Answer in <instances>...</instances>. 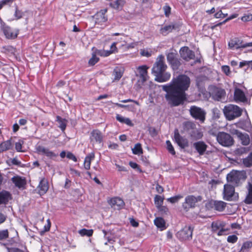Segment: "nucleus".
Wrapping results in <instances>:
<instances>
[{
	"instance_id": "1",
	"label": "nucleus",
	"mask_w": 252,
	"mask_h": 252,
	"mask_svg": "<svg viewBox=\"0 0 252 252\" xmlns=\"http://www.w3.org/2000/svg\"><path fill=\"white\" fill-rule=\"evenodd\" d=\"M190 78L186 75H180L174 78L167 84L162 85L161 87L166 93L165 98L168 104L172 107L183 104L187 99L186 91L190 86Z\"/></svg>"
},
{
	"instance_id": "2",
	"label": "nucleus",
	"mask_w": 252,
	"mask_h": 252,
	"mask_svg": "<svg viewBox=\"0 0 252 252\" xmlns=\"http://www.w3.org/2000/svg\"><path fill=\"white\" fill-rule=\"evenodd\" d=\"M234 100L236 102L246 103L249 101V98L246 94L247 88L243 83H234Z\"/></svg>"
},
{
	"instance_id": "3",
	"label": "nucleus",
	"mask_w": 252,
	"mask_h": 252,
	"mask_svg": "<svg viewBox=\"0 0 252 252\" xmlns=\"http://www.w3.org/2000/svg\"><path fill=\"white\" fill-rule=\"evenodd\" d=\"M223 111L225 117L229 121L233 120L239 117L242 115V112L241 108L237 105L233 104H229L225 106Z\"/></svg>"
},
{
	"instance_id": "4",
	"label": "nucleus",
	"mask_w": 252,
	"mask_h": 252,
	"mask_svg": "<svg viewBox=\"0 0 252 252\" xmlns=\"http://www.w3.org/2000/svg\"><path fill=\"white\" fill-rule=\"evenodd\" d=\"M164 57L162 55H159L157 59L153 68L152 73L155 76L163 73L167 68V65L164 61Z\"/></svg>"
},
{
	"instance_id": "5",
	"label": "nucleus",
	"mask_w": 252,
	"mask_h": 252,
	"mask_svg": "<svg viewBox=\"0 0 252 252\" xmlns=\"http://www.w3.org/2000/svg\"><path fill=\"white\" fill-rule=\"evenodd\" d=\"M218 143L224 147H229L234 143V140L230 134L224 132H219L217 135Z\"/></svg>"
},
{
	"instance_id": "6",
	"label": "nucleus",
	"mask_w": 252,
	"mask_h": 252,
	"mask_svg": "<svg viewBox=\"0 0 252 252\" xmlns=\"http://www.w3.org/2000/svg\"><path fill=\"white\" fill-rule=\"evenodd\" d=\"M201 200L200 196L197 197L189 195L185 199V201L182 204V207L186 212L188 211L190 209L193 208L196 205V203Z\"/></svg>"
},
{
	"instance_id": "7",
	"label": "nucleus",
	"mask_w": 252,
	"mask_h": 252,
	"mask_svg": "<svg viewBox=\"0 0 252 252\" xmlns=\"http://www.w3.org/2000/svg\"><path fill=\"white\" fill-rule=\"evenodd\" d=\"M190 115L195 119L204 122L205 119L206 112L202 108L196 106H191L189 109Z\"/></svg>"
},
{
	"instance_id": "8",
	"label": "nucleus",
	"mask_w": 252,
	"mask_h": 252,
	"mask_svg": "<svg viewBox=\"0 0 252 252\" xmlns=\"http://www.w3.org/2000/svg\"><path fill=\"white\" fill-rule=\"evenodd\" d=\"M193 230V228L191 226H185L177 232V237L181 241L190 240L192 239Z\"/></svg>"
},
{
	"instance_id": "9",
	"label": "nucleus",
	"mask_w": 252,
	"mask_h": 252,
	"mask_svg": "<svg viewBox=\"0 0 252 252\" xmlns=\"http://www.w3.org/2000/svg\"><path fill=\"white\" fill-rule=\"evenodd\" d=\"M174 139L178 145L182 149L189 146V141L185 137L181 136L177 129H175Z\"/></svg>"
},
{
	"instance_id": "10",
	"label": "nucleus",
	"mask_w": 252,
	"mask_h": 252,
	"mask_svg": "<svg viewBox=\"0 0 252 252\" xmlns=\"http://www.w3.org/2000/svg\"><path fill=\"white\" fill-rule=\"evenodd\" d=\"M234 187L230 185H224L223 191V198L227 201H231L234 195Z\"/></svg>"
},
{
	"instance_id": "11",
	"label": "nucleus",
	"mask_w": 252,
	"mask_h": 252,
	"mask_svg": "<svg viewBox=\"0 0 252 252\" xmlns=\"http://www.w3.org/2000/svg\"><path fill=\"white\" fill-rule=\"evenodd\" d=\"M242 173L238 171H232L227 175L228 182L237 185L242 178Z\"/></svg>"
},
{
	"instance_id": "12",
	"label": "nucleus",
	"mask_w": 252,
	"mask_h": 252,
	"mask_svg": "<svg viewBox=\"0 0 252 252\" xmlns=\"http://www.w3.org/2000/svg\"><path fill=\"white\" fill-rule=\"evenodd\" d=\"M181 57L185 61H189L194 59L195 55L194 52L188 47H182L180 50Z\"/></svg>"
},
{
	"instance_id": "13",
	"label": "nucleus",
	"mask_w": 252,
	"mask_h": 252,
	"mask_svg": "<svg viewBox=\"0 0 252 252\" xmlns=\"http://www.w3.org/2000/svg\"><path fill=\"white\" fill-rule=\"evenodd\" d=\"M107 10L104 9L97 12L94 16L95 23L102 24L107 20V17L105 15Z\"/></svg>"
},
{
	"instance_id": "14",
	"label": "nucleus",
	"mask_w": 252,
	"mask_h": 252,
	"mask_svg": "<svg viewBox=\"0 0 252 252\" xmlns=\"http://www.w3.org/2000/svg\"><path fill=\"white\" fill-rule=\"evenodd\" d=\"M36 150L38 153L44 155L50 158H53L58 156V154H55L53 152L50 151L49 149L42 146L39 145L37 146L36 147Z\"/></svg>"
},
{
	"instance_id": "15",
	"label": "nucleus",
	"mask_w": 252,
	"mask_h": 252,
	"mask_svg": "<svg viewBox=\"0 0 252 252\" xmlns=\"http://www.w3.org/2000/svg\"><path fill=\"white\" fill-rule=\"evenodd\" d=\"M149 68V67L146 65L139 66L137 68L138 72L137 76H139L142 82H145L148 79L147 70Z\"/></svg>"
},
{
	"instance_id": "16",
	"label": "nucleus",
	"mask_w": 252,
	"mask_h": 252,
	"mask_svg": "<svg viewBox=\"0 0 252 252\" xmlns=\"http://www.w3.org/2000/svg\"><path fill=\"white\" fill-rule=\"evenodd\" d=\"M115 209L120 210L123 208L125 205L124 201L120 197H116L112 198L109 202Z\"/></svg>"
},
{
	"instance_id": "17",
	"label": "nucleus",
	"mask_w": 252,
	"mask_h": 252,
	"mask_svg": "<svg viewBox=\"0 0 252 252\" xmlns=\"http://www.w3.org/2000/svg\"><path fill=\"white\" fill-rule=\"evenodd\" d=\"M2 30L6 37L8 39L16 38L19 32L18 30H17L15 32H12L10 27L5 25H2Z\"/></svg>"
},
{
	"instance_id": "18",
	"label": "nucleus",
	"mask_w": 252,
	"mask_h": 252,
	"mask_svg": "<svg viewBox=\"0 0 252 252\" xmlns=\"http://www.w3.org/2000/svg\"><path fill=\"white\" fill-rule=\"evenodd\" d=\"M193 147L199 155L202 156L205 154L208 146L202 141H199L193 143Z\"/></svg>"
},
{
	"instance_id": "19",
	"label": "nucleus",
	"mask_w": 252,
	"mask_h": 252,
	"mask_svg": "<svg viewBox=\"0 0 252 252\" xmlns=\"http://www.w3.org/2000/svg\"><path fill=\"white\" fill-rule=\"evenodd\" d=\"M102 135L98 130H94L91 133V141L94 143L101 144L102 142Z\"/></svg>"
},
{
	"instance_id": "20",
	"label": "nucleus",
	"mask_w": 252,
	"mask_h": 252,
	"mask_svg": "<svg viewBox=\"0 0 252 252\" xmlns=\"http://www.w3.org/2000/svg\"><path fill=\"white\" fill-rule=\"evenodd\" d=\"M228 45L231 49L243 48V40L238 38H235L230 40L228 42Z\"/></svg>"
},
{
	"instance_id": "21",
	"label": "nucleus",
	"mask_w": 252,
	"mask_h": 252,
	"mask_svg": "<svg viewBox=\"0 0 252 252\" xmlns=\"http://www.w3.org/2000/svg\"><path fill=\"white\" fill-rule=\"evenodd\" d=\"M209 204L212 208L220 212L223 211L226 206V203L222 201L212 200Z\"/></svg>"
},
{
	"instance_id": "22",
	"label": "nucleus",
	"mask_w": 252,
	"mask_h": 252,
	"mask_svg": "<svg viewBox=\"0 0 252 252\" xmlns=\"http://www.w3.org/2000/svg\"><path fill=\"white\" fill-rule=\"evenodd\" d=\"M225 95V92L223 89L216 88L212 94L213 98L217 101L221 100L224 98Z\"/></svg>"
},
{
	"instance_id": "23",
	"label": "nucleus",
	"mask_w": 252,
	"mask_h": 252,
	"mask_svg": "<svg viewBox=\"0 0 252 252\" xmlns=\"http://www.w3.org/2000/svg\"><path fill=\"white\" fill-rule=\"evenodd\" d=\"M39 193L40 195L44 194L48 189V184L45 178H42L39 182L38 186Z\"/></svg>"
},
{
	"instance_id": "24",
	"label": "nucleus",
	"mask_w": 252,
	"mask_h": 252,
	"mask_svg": "<svg viewBox=\"0 0 252 252\" xmlns=\"http://www.w3.org/2000/svg\"><path fill=\"white\" fill-rule=\"evenodd\" d=\"M11 181L18 188H22L26 184L25 179L19 176H14L11 178Z\"/></svg>"
},
{
	"instance_id": "25",
	"label": "nucleus",
	"mask_w": 252,
	"mask_h": 252,
	"mask_svg": "<svg viewBox=\"0 0 252 252\" xmlns=\"http://www.w3.org/2000/svg\"><path fill=\"white\" fill-rule=\"evenodd\" d=\"M154 224L161 231L167 228L164 220L161 217L156 218L154 220Z\"/></svg>"
},
{
	"instance_id": "26",
	"label": "nucleus",
	"mask_w": 252,
	"mask_h": 252,
	"mask_svg": "<svg viewBox=\"0 0 252 252\" xmlns=\"http://www.w3.org/2000/svg\"><path fill=\"white\" fill-rule=\"evenodd\" d=\"M155 80L158 82H164L169 80L171 77L170 73L165 72L164 73L158 74L155 76Z\"/></svg>"
},
{
	"instance_id": "27",
	"label": "nucleus",
	"mask_w": 252,
	"mask_h": 252,
	"mask_svg": "<svg viewBox=\"0 0 252 252\" xmlns=\"http://www.w3.org/2000/svg\"><path fill=\"white\" fill-rule=\"evenodd\" d=\"M11 198L10 193L6 191H2L0 192V205L6 204Z\"/></svg>"
},
{
	"instance_id": "28",
	"label": "nucleus",
	"mask_w": 252,
	"mask_h": 252,
	"mask_svg": "<svg viewBox=\"0 0 252 252\" xmlns=\"http://www.w3.org/2000/svg\"><path fill=\"white\" fill-rule=\"evenodd\" d=\"M126 2V0H115L110 3V6L117 10H121Z\"/></svg>"
},
{
	"instance_id": "29",
	"label": "nucleus",
	"mask_w": 252,
	"mask_h": 252,
	"mask_svg": "<svg viewBox=\"0 0 252 252\" xmlns=\"http://www.w3.org/2000/svg\"><path fill=\"white\" fill-rule=\"evenodd\" d=\"M178 26L176 24H171L167 26H165L160 29V33L163 35H166L169 32H171L173 30L177 29Z\"/></svg>"
},
{
	"instance_id": "30",
	"label": "nucleus",
	"mask_w": 252,
	"mask_h": 252,
	"mask_svg": "<svg viewBox=\"0 0 252 252\" xmlns=\"http://www.w3.org/2000/svg\"><path fill=\"white\" fill-rule=\"evenodd\" d=\"M248 192L246 196L244 202L247 204H252V184L249 183L247 187Z\"/></svg>"
},
{
	"instance_id": "31",
	"label": "nucleus",
	"mask_w": 252,
	"mask_h": 252,
	"mask_svg": "<svg viewBox=\"0 0 252 252\" xmlns=\"http://www.w3.org/2000/svg\"><path fill=\"white\" fill-rule=\"evenodd\" d=\"M237 136L244 145H247L250 143V137L248 134L242 132H237Z\"/></svg>"
},
{
	"instance_id": "32",
	"label": "nucleus",
	"mask_w": 252,
	"mask_h": 252,
	"mask_svg": "<svg viewBox=\"0 0 252 252\" xmlns=\"http://www.w3.org/2000/svg\"><path fill=\"white\" fill-rule=\"evenodd\" d=\"M94 158V154L93 153L89 154L85 158L84 167L86 169H89L90 167L91 162Z\"/></svg>"
},
{
	"instance_id": "33",
	"label": "nucleus",
	"mask_w": 252,
	"mask_h": 252,
	"mask_svg": "<svg viewBox=\"0 0 252 252\" xmlns=\"http://www.w3.org/2000/svg\"><path fill=\"white\" fill-rule=\"evenodd\" d=\"M56 121L58 122L59 124V127L62 131H64L66 126V120L59 116H57L56 117Z\"/></svg>"
},
{
	"instance_id": "34",
	"label": "nucleus",
	"mask_w": 252,
	"mask_h": 252,
	"mask_svg": "<svg viewBox=\"0 0 252 252\" xmlns=\"http://www.w3.org/2000/svg\"><path fill=\"white\" fill-rule=\"evenodd\" d=\"M11 147L10 140H7L0 144V153L6 150H9Z\"/></svg>"
},
{
	"instance_id": "35",
	"label": "nucleus",
	"mask_w": 252,
	"mask_h": 252,
	"mask_svg": "<svg viewBox=\"0 0 252 252\" xmlns=\"http://www.w3.org/2000/svg\"><path fill=\"white\" fill-rule=\"evenodd\" d=\"M164 198L160 195H156L154 198L155 204L158 209L163 208L162 206Z\"/></svg>"
},
{
	"instance_id": "36",
	"label": "nucleus",
	"mask_w": 252,
	"mask_h": 252,
	"mask_svg": "<svg viewBox=\"0 0 252 252\" xmlns=\"http://www.w3.org/2000/svg\"><path fill=\"white\" fill-rule=\"evenodd\" d=\"M113 75L114 80H119L122 77L123 72L120 68L117 67L114 69Z\"/></svg>"
},
{
	"instance_id": "37",
	"label": "nucleus",
	"mask_w": 252,
	"mask_h": 252,
	"mask_svg": "<svg viewBox=\"0 0 252 252\" xmlns=\"http://www.w3.org/2000/svg\"><path fill=\"white\" fill-rule=\"evenodd\" d=\"M132 151L134 155H140L143 153L141 145L140 143L136 144L134 148L132 149Z\"/></svg>"
},
{
	"instance_id": "38",
	"label": "nucleus",
	"mask_w": 252,
	"mask_h": 252,
	"mask_svg": "<svg viewBox=\"0 0 252 252\" xmlns=\"http://www.w3.org/2000/svg\"><path fill=\"white\" fill-rule=\"evenodd\" d=\"M113 104L119 107L126 108L130 111H133L135 109V106L133 104L124 105L119 103H114Z\"/></svg>"
},
{
	"instance_id": "39",
	"label": "nucleus",
	"mask_w": 252,
	"mask_h": 252,
	"mask_svg": "<svg viewBox=\"0 0 252 252\" xmlns=\"http://www.w3.org/2000/svg\"><path fill=\"white\" fill-rule=\"evenodd\" d=\"M243 162L246 167L252 166V153H251L246 158L243 159Z\"/></svg>"
},
{
	"instance_id": "40",
	"label": "nucleus",
	"mask_w": 252,
	"mask_h": 252,
	"mask_svg": "<svg viewBox=\"0 0 252 252\" xmlns=\"http://www.w3.org/2000/svg\"><path fill=\"white\" fill-rule=\"evenodd\" d=\"M93 234V229H87L83 228L80 230V235L81 236L90 237Z\"/></svg>"
},
{
	"instance_id": "41",
	"label": "nucleus",
	"mask_w": 252,
	"mask_h": 252,
	"mask_svg": "<svg viewBox=\"0 0 252 252\" xmlns=\"http://www.w3.org/2000/svg\"><path fill=\"white\" fill-rule=\"evenodd\" d=\"M152 53L153 51L151 49L148 48L141 49L140 51L141 56L147 58L151 56Z\"/></svg>"
},
{
	"instance_id": "42",
	"label": "nucleus",
	"mask_w": 252,
	"mask_h": 252,
	"mask_svg": "<svg viewBox=\"0 0 252 252\" xmlns=\"http://www.w3.org/2000/svg\"><path fill=\"white\" fill-rule=\"evenodd\" d=\"M113 53L110 50H96V54L102 57H107Z\"/></svg>"
},
{
	"instance_id": "43",
	"label": "nucleus",
	"mask_w": 252,
	"mask_h": 252,
	"mask_svg": "<svg viewBox=\"0 0 252 252\" xmlns=\"http://www.w3.org/2000/svg\"><path fill=\"white\" fill-rule=\"evenodd\" d=\"M96 55H97V54H96L95 51L94 53L92 54V57L89 61L90 65H94L98 62L99 58L96 57Z\"/></svg>"
},
{
	"instance_id": "44",
	"label": "nucleus",
	"mask_w": 252,
	"mask_h": 252,
	"mask_svg": "<svg viewBox=\"0 0 252 252\" xmlns=\"http://www.w3.org/2000/svg\"><path fill=\"white\" fill-rule=\"evenodd\" d=\"M169 63L171 65V67L173 70L178 69L181 65L180 61L177 58L173 61H171Z\"/></svg>"
},
{
	"instance_id": "45",
	"label": "nucleus",
	"mask_w": 252,
	"mask_h": 252,
	"mask_svg": "<svg viewBox=\"0 0 252 252\" xmlns=\"http://www.w3.org/2000/svg\"><path fill=\"white\" fill-rule=\"evenodd\" d=\"M9 233L7 229L0 231V240H6L8 238Z\"/></svg>"
},
{
	"instance_id": "46",
	"label": "nucleus",
	"mask_w": 252,
	"mask_h": 252,
	"mask_svg": "<svg viewBox=\"0 0 252 252\" xmlns=\"http://www.w3.org/2000/svg\"><path fill=\"white\" fill-rule=\"evenodd\" d=\"M166 144L167 146V149L169 152L172 155H175L176 153L171 142L169 140H167Z\"/></svg>"
},
{
	"instance_id": "47",
	"label": "nucleus",
	"mask_w": 252,
	"mask_h": 252,
	"mask_svg": "<svg viewBox=\"0 0 252 252\" xmlns=\"http://www.w3.org/2000/svg\"><path fill=\"white\" fill-rule=\"evenodd\" d=\"M182 198H183L182 195H178L167 198V201L171 203H174L178 202V201Z\"/></svg>"
},
{
	"instance_id": "48",
	"label": "nucleus",
	"mask_w": 252,
	"mask_h": 252,
	"mask_svg": "<svg viewBox=\"0 0 252 252\" xmlns=\"http://www.w3.org/2000/svg\"><path fill=\"white\" fill-rule=\"evenodd\" d=\"M221 71L227 76H230L231 72L230 71V69L229 66L228 65H222L221 67Z\"/></svg>"
},
{
	"instance_id": "49",
	"label": "nucleus",
	"mask_w": 252,
	"mask_h": 252,
	"mask_svg": "<svg viewBox=\"0 0 252 252\" xmlns=\"http://www.w3.org/2000/svg\"><path fill=\"white\" fill-rule=\"evenodd\" d=\"M249 150L247 148L240 147L235 150V153L237 155H241L244 153H247Z\"/></svg>"
},
{
	"instance_id": "50",
	"label": "nucleus",
	"mask_w": 252,
	"mask_h": 252,
	"mask_svg": "<svg viewBox=\"0 0 252 252\" xmlns=\"http://www.w3.org/2000/svg\"><path fill=\"white\" fill-rule=\"evenodd\" d=\"M23 12L21 10H20L16 6L14 13V16L15 17V19L16 20L19 19L21 18L23 16Z\"/></svg>"
},
{
	"instance_id": "51",
	"label": "nucleus",
	"mask_w": 252,
	"mask_h": 252,
	"mask_svg": "<svg viewBox=\"0 0 252 252\" xmlns=\"http://www.w3.org/2000/svg\"><path fill=\"white\" fill-rule=\"evenodd\" d=\"M176 58V54L174 53H169L167 55V60L168 62L169 63L171 61L175 60Z\"/></svg>"
},
{
	"instance_id": "52",
	"label": "nucleus",
	"mask_w": 252,
	"mask_h": 252,
	"mask_svg": "<svg viewBox=\"0 0 252 252\" xmlns=\"http://www.w3.org/2000/svg\"><path fill=\"white\" fill-rule=\"evenodd\" d=\"M238 240V237L235 235H229L227 237V241L229 243H234Z\"/></svg>"
},
{
	"instance_id": "53",
	"label": "nucleus",
	"mask_w": 252,
	"mask_h": 252,
	"mask_svg": "<svg viewBox=\"0 0 252 252\" xmlns=\"http://www.w3.org/2000/svg\"><path fill=\"white\" fill-rule=\"evenodd\" d=\"M24 143V141L20 140L19 142L15 143V149L17 152H22V145Z\"/></svg>"
},
{
	"instance_id": "54",
	"label": "nucleus",
	"mask_w": 252,
	"mask_h": 252,
	"mask_svg": "<svg viewBox=\"0 0 252 252\" xmlns=\"http://www.w3.org/2000/svg\"><path fill=\"white\" fill-rule=\"evenodd\" d=\"M241 20L244 22H248L252 20V14H245L242 18Z\"/></svg>"
},
{
	"instance_id": "55",
	"label": "nucleus",
	"mask_w": 252,
	"mask_h": 252,
	"mask_svg": "<svg viewBox=\"0 0 252 252\" xmlns=\"http://www.w3.org/2000/svg\"><path fill=\"white\" fill-rule=\"evenodd\" d=\"M227 15V14H225L223 13L221 10H219L215 14L214 16L216 18H220L225 17Z\"/></svg>"
},
{
	"instance_id": "56",
	"label": "nucleus",
	"mask_w": 252,
	"mask_h": 252,
	"mask_svg": "<svg viewBox=\"0 0 252 252\" xmlns=\"http://www.w3.org/2000/svg\"><path fill=\"white\" fill-rule=\"evenodd\" d=\"M211 226H212V229L213 231H216L218 230L220 228V224L218 222H215V221H213L212 223Z\"/></svg>"
},
{
	"instance_id": "57",
	"label": "nucleus",
	"mask_w": 252,
	"mask_h": 252,
	"mask_svg": "<svg viewBox=\"0 0 252 252\" xmlns=\"http://www.w3.org/2000/svg\"><path fill=\"white\" fill-rule=\"evenodd\" d=\"M163 10L164 14L166 17H168L171 13V8L168 5H165L163 6Z\"/></svg>"
},
{
	"instance_id": "58",
	"label": "nucleus",
	"mask_w": 252,
	"mask_h": 252,
	"mask_svg": "<svg viewBox=\"0 0 252 252\" xmlns=\"http://www.w3.org/2000/svg\"><path fill=\"white\" fill-rule=\"evenodd\" d=\"M252 246V242L247 241L243 244V246L241 248V250H245V249H248L250 248H251Z\"/></svg>"
},
{
	"instance_id": "59",
	"label": "nucleus",
	"mask_w": 252,
	"mask_h": 252,
	"mask_svg": "<svg viewBox=\"0 0 252 252\" xmlns=\"http://www.w3.org/2000/svg\"><path fill=\"white\" fill-rule=\"evenodd\" d=\"M66 157L70 159H72L73 160V161H77V158H76V157L71 153L70 152H68L67 155H66Z\"/></svg>"
},
{
	"instance_id": "60",
	"label": "nucleus",
	"mask_w": 252,
	"mask_h": 252,
	"mask_svg": "<svg viewBox=\"0 0 252 252\" xmlns=\"http://www.w3.org/2000/svg\"><path fill=\"white\" fill-rule=\"evenodd\" d=\"M13 1V0H2L0 2V9H1L4 5L11 3Z\"/></svg>"
},
{
	"instance_id": "61",
	"label": "nucleus",
	"mask_w": 252,
	"mask_h": 252,
	"mask_svg": "<svg viewBox=\"0 0 252 252\" xmlns=\"http://www.w3.org/2000/svg\"><path fill=\"white\" fill-rule=\"evenodd\" d=\"M117 43V42H113L111 45L110 50L111 51H113V53L117 52V51H118L117 48L116 47Z\"/></svg>"
},
{
	"instance_id": "62",
	"label": "nucleus",
	"mask_w": 252,
	"mask_h": 252,
	"mask_svg": "<svg viewBox=\"0 0 252 252\" xmlns=\"http://www.w3.org/2000/svg\"><path fill=\"white\" fill-rule=\"evenodd\" d=\"M116 120L120 122V123H124L125 120L126 118L124 117H123L122 116H121L119 114H117L116 116Z\"/></svg>"
},
{
	"instance_id": "63",
	"label": "nucleus",
	"mask_w": 252,
	"mask_h": 252,
	"mask_svg": "<svg viewBox=\"0 0 252 252\" xmlns=\"http://www.w3.org/2000/svg\"><path fill=\"white\" fill-rule=\"evenodd\" d=\"M244 66H246L247 68L245 69H248V61H243L242 62H240L239 63V67L240 68H243Z\"/></svg>"
},
{
	"instance_id": "64",
	"label": "nucleus",
	"mask_w": 252,
	"mask_h": 252,
	"mask_svg": "<svg viewBox=\"0 0 252 252\" xmlns=\"http://www.w3.org/2000/svg\"><path fill=\"white\" fill-rule=\"evenodd\" d=\"M11 162L12 163V164L15 165H20L21 163V161L18 160V159L16 158L11 159Z\"/></svg>"
}]
</instances>
